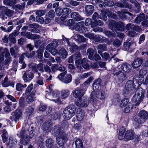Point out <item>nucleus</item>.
<instances>
[{
	"label": "nucleus",
	"instance_id": "obj_7",
	"mask_svg": "<svg viewBox=\"0 0 148 148\" xmlns=\"http://www.w3.org/2000/svg\"><path fill=\"white\" fill-rule=\"evenodd\" d=\"M75 63L77 64V68L80 70L81 71H83V69L81 67L82 66L84 69H88L89 68L90 66L89 64L90 63L87 59L86 58H84L81 61V64L78 65V60H75Z\"/></svg>",
	"mask_w": 148,
	"mask_h": 148
},
{
	"label": "nucleus",
	"instance_id": "obj_19",
	"mask_svg": "<svg viewBox=\"0 0 148 148\" xmlns=\"http://www.w3.org/2000/svg\"><path fill=\"white\" fill-rule=\"evenodd\" d=\"M71 12V10L70 9L65 8L62 10V15L61 17V19L62 20H64L67 17L68 15Z\"/></svg>",
	"mask_w": 148,
	"mask_h": 148
},
{
	"label": "nucleus",
	"instance_id": "obj_48",
	"mask_svg": "<svg viewBox=\"0 0 148 148\" xmlns=\"http://www.w3.org/2000/svg\"><path fill=\"white\" fill-rule=\"evenodd\" d=\"M94 51V50L91 48L88 49L87 51V53L88 54V57L91 60L93 59V55Z\"/></svg>",
	"mask_w": 148,
	"mask_h": 148
},
{
	"label": "nucleus",
	"instance_id": "obj_22",
	"mask_svg": "<svg viewBox=\"0 0 148 148\" xmlns=\"http://www.w3.org/2000/svg\"><path fill=\"white\" fill-rule=\"evenodd\" d=\"M121 68L122 70L125 72L129 73L131 71V66L129 64L126 62L122 63Z\"/></svg>",
	"mask_w": 148,
	"mask_h": 148
},
{
	"label": "nucleus",
	"instance_id": "obj_63",
	"mask_svg": "<svg viewBox=\"0 0 148 148\" xmlns=\"http://www.w3.org/2000/svg\"><path fill=\"white\" fill-rule=\"evenodd\" d=\"M67 71H65L63 73H61L58 75V79L64 82V79L65 75Z\"/></svg>",
	"mask_w": 148,
	"mask_h": 148
},
{
	"label": "nucleus",
	"instance_id": "obj_59",
	"mask_svg": "<svg viewBox=\"0 0 148 148\" xmlns=\"http://www.w3.org/2000/svg\"><path fill=\"white\" fill-rule=\"evenodd\" d=\"M5 58V59L3 61L4 64L7 65H8L12 60V58L10 56Z\"/></svg>",
	"mask_w": 148,
	"mask_h": 148
},
{
	"label": "nucleus",
	"instance_id": "obj_8",
	"mask_svg": "<svg viewBox=\"0 0 148 148\" xmlns=\"http://www.w3.org/2000/svg\"><path fill=\"white\" fill-rule=\"evenodd\" d=\"M22 112L20 110L16 109L15 111L12 112L11 114L10 119L11 121L16 122L18 121L22 116Z\"/></svg>",
	"mask_w": 148,
	"mask_h": 148
},
{
	"label": "nucleus",
	"instance_id": "obj_1",
	"mask_svg": "<svg viewBox=\"0 0 148 148\" xmlns=\"http://www.w3.org/2000/svg\"><path fill=\"white\" fill-rule=\"evenodd\" d=\"M125 132V129L124 127H122L120 129L118 136L119 139L121 140L123 139L124 140L127 141L133 139L134 133L132 130H128L126 131L123 136Z\"/></svg>",
	"mask_w": 148,
	"mask_h": 148
},
{
	"label": "nucleus",
	"instance_id": "obj_40",
	"mask_svg": "<svg viewBox=\"0 0 148 148\" xmlns=\"http://www.w3.org/2000/svg\"><path fill=\"white\" fill-rule=\"evenodd\" d=\"M98 53L100 54L102 57L105 61H106L110 59L109 54L106 52L104 53L103 54L102 53V52L98 50Z\"/></svg>",
	"mask_w": 148,
	"mask_h": 148
},
{
	"label": "nucleus",
	"instance_id": "obj_33",
	"mask_svg": "<svg viewBox=\"0 0 148 148\" xmlns=\"http://www.w3.org/2000/svg\"><path fill=\"white\" fill-rule=\"evenodd\" d=\"M5 103L6 104L4 108V112L6 113H8L11 110V106H12V103L9 102L8 101H7L5 102Z\"/></svg>",
	"mask_w": 148,
	"mask_h": 148
},
{
	"label": "nucleus",
	"instance_id": "obj_46",
	"mask_svg": "<svg viewBox=\"0 0 148 148\" xmlns=\"http://www.w3.org/2000/svg\"><path fill=\"white\" fill-rule=\"evenodd\" d=\"M0 10L1 11H3V10H4V12L6 11V14L9 16H11L14 13V12L10 9H7L5 7H3L1 8Z\"/></svg>",
	"mask_w": 148,
	"mask_h": 148
},
{
	"label": "nucleus",
	"instance_id": "obj_57",
	"mask_svg": "<svg viewBox=\"0 0 148 148\" xmlns=\"http://www.w3.org/2000/svg\"><path fill=\"white\" fill-rule=\"evenodd\" d=\"M105 34L108 37H114L115 36V34L113 33L110 31L105 30L104 32Z\"/></svg>",
	"mask_w": 148,
	"mask_h": 148
},
{
	"label": "nucleus",
	"instance_id": "obj_18",
	"mask_svg": "<svg viewBox=\"0 0 148 148\" xmlns=\"http://www.w3.org/2000/svg\"><path fill=\"white\" fill-rule=\"evenodd\" d=\"M101 80L100 78H98L95 80L93 85V89L94 91H98L101 88Z\"/></svg>",
	"mask_w": 148,
	"mask_h": 148
},
{
	"label": "nucleus",
	"instance_id": "obj_52",
	"mask_svg": "<svg viewBox=\"0 0 148 148\" xmlns=\"http://www.w3.org/2000/svg\"><path fill=\"white\" fill-rule=\"evenodd\" d=\"M97 49L99 50L102 51H104L106 50L107 46L105 44H100L98 45L97 47Z\"/></svg>",
	"mask_w": 148,
	"mask_h": 148
},
{
	"label": "nucleus",
	"instance_id": "obj_43",
	"mask_svg": "<svg viewBox=\"0 0 148 148\" xmlns=\"http://www.w3.org/2000/svg\"><path fill=\"white\" fill-rule=\"evenodd\" d=\"M27 86L26 84H23L21 83H18L16 85V89L17 91H21L22 88H26Z\"/></svg>",
	"mask_w": 148,
	"mask_h": 148
},
{
	"label": "nucleus",
	"instance_id": "obj_45",
	"mask_svg": "<svg viewBox=\"0 0 148 148\" xmlns=\"http://www.w3.org/2000/svg\"><path fill=\"white\" fill-rule=\"evenodd\" d=\"M3 2L5 5L9 6H12L16 3V0H4Z\"/></svg>",
	"mask_w": 148,
	"mask_h": 148
},
{
	"label": "nucleus",
	"instance_id": "obj_15",
	"mask_svg": "<svg viewBox=\"0 0 148 148\" xmlns=\"http://www.w3.org/2000/svg\"><path fill=\"white\" fill-rule=\"evenodd\" d=\"M52 132L56 137L64 135V132L61 130V127L58 125H56L54 127Z\"/></svg>",
	"mask_w": 148,
	"mask_h": 148
},
{
	"label": "nucleus",
	"instance_id": "obj_53",
	"mask_svg": "<svg viewBox=\"0 0 148 148\" xmlns=\"http://www.w3.org/2000/svg\"><path fill=\"white\" fill-rule=\"evenodd\" d=\"M97 93L98 98L101 99H103L105 98V93L104 91H97Z\"/></svg>",
	"mask_w": 148,
	"mask_h": 148
},
{
	"label": "nucleus",
	"instance_id": "obj_60",
	"mask_svg": "<svg viewBox=\"0 0 148 148\" xmlns=\"http://www.w3.org/2000/svg\"><path fill=\"white\" fill-rule=\"evenodd\" d=\"M36 21L37 22L41 24H42L44 22L43 18L40 16H36Z\"/></svg>",
	"mask_w": 148,
	"mask_h": 148
},
{
	"label": "nucleus",
	"instance_id": "obj_20",
	"mask_svg": "<svg viewBox=\"0 0 148 148\" xmlns=\"http://www.w3.org/2000/svg\"><path fill=\"white\" fill-rule=\"evenodd\" d=\"M46 49L51 52L53 56H55L58 53V51L53 46L51 43L48 44L46 47Z\"/></svg>",
	"mask_w": 148,
	"mask_h": 148
},
{
	"label": "nucleus",
	"instance_id": "obj_11",
	"mask_svg": "<svg viewBox=\"0 0 148 148\" xmlns=\"http://www.w3.org/2000/svg\"><path fill=\"white\" fill-rule=\"evenodd\" d=\"M34 76L33 73L29 71H26L23 74L22 78L25 82H27L31 81Z\"/></svg>",
	"mask_w": 148,
	"mask_h": 148
},
{
	"label": "nucleus",
	"instance_id": "obj_62",
	"mask_svg": "<svg viewBox=\"0 0 148 148\" xmlns=\"http://www.w3.org/2000/svg\"><path fill=\"white\" fill-rule=\"evenodd\" d=\"M18 64L17 62L16 61H14L12 67L10 69V70H13L14 71H16L17 70V65Z\"/></svg>",
	"mask_w": 148,
	"mask_h": 148
},
{
	"label": "nucleus",
	"instance_id": "obj_54",
	"mask_svg": "<svg viewBox=\"0 0 148 148\" xmlns=\"http://www.w3.org/2000/svg\"><path fill=\"white\" fill-rule=\"evenodd\" d=\"M46 12V11L45 10H38L36 11V14L38 16H43Z\"/></svg>",
	"mask_w": 148,
	"mask_h": 148
},
{
	"label": "nucleus",
	"instance_id": "obj_49",
	"mask_svg": "<svg viewBox=\"0 0 148 148\" xmlns=\"http://www.w3.org/2000/svg\"><path fill=\"white\" fill-rule=\"evenodd\" d=\"M34 109L31 106H29L26 107L25 113L28 115H30L33 112Z\"/></svg>",
	"mask_w": 148,
	"mask_h": 148
},
{
	"label": "nucleus",
	"instance_id": "obj_13",
	"mask_svg": "<svg viewBox=\"0 0 148 148\" xmlns=\"http://www.w3.org/2000/svg\"><path fill=\"white\" fill-rule=\"evenodd\" d=\"M97 93V91H92L90 95V101L94 105H98L99 104V101L98 99Z\"/></svg>",
	"mask_w": 148,
	"mask_h": 148
},
{
	"label": "nucleus",
	"instance_id": "obj_35",
	"mask_svg": "<svg viewBox=\"0 0 148 148\" xmlns=\"http://www.w3.org/2000/svg\"><path fill=\"white\" fill-rule=\"evenodd\" d=\"M70 93L69 90L68 89L62 90L61 92V97L62 99L67 97Z\"/></svg>",
	"mask_w": 148,
	"mask_h": 148
},
{
	"label": "nucleus",
	"instance_id": "obj_51",
	"mask_svg": "<svg viewBox=\"0 0 148 148\" xmlns=\"http://www.w3.org/2000/svg\"><path fill=\"white\" fill-rule=\"evenodd\" d=\"M10 84V82L8 81V77L6 76L4 78L2 85L3 87H7Z\"/></svg>",
	"mask_w": 148,
	"mask_h": 148
},
{
	"label": "nucleus",
	"instance_id": "obj_2",
	"mask_svg": "<svg viewBox=\"0 0 148 148\" xmlns=\"http://www.w3.org/2000/svg\"><path fill=\"white\" fill-rule=\"evenodd\" d=\"M144 93L143 89L141 88H139L136 90L135 94L132 99L133 102L136 103V106L138 105L142 100L144 97Z\"/></svg>",
	"mask_w": 148,
	"mask_h": 148
},
{
	"label": "nucleus",
	"instance_id": "obj_24",
	"mask_svg": "<svg viewBox=\"0 0 148 148\" xmlns=\"http://www.w3.org/2000/svg\"><path fill=\"white\" fill-rule=\"evenodd\" d=\"M143 62L142 60L139 58L135 59L132 64V67L134 69L137 68L139 67Z\"/></svg>",
	"mask_w": 148,
	"mask_h": 148
},
{
	"label": "nucleus",
	"instance_id": "obj_23",
	"mask_svg": "<svg viewBox=\"0 0 148 148\" xmlns=\"http://www.w3.org/2000/svg\"><path fill=\"white\" fill-rule=\"evenodd\" d=\"M58 144L60 146H63V145L67 140V137L64 135L58 137L56 139Z\"/></svg>",
	"mask_w": 148,
	"mask_h": 148
},
{
	"label": "nucleus",
	"instance_id": "obj_6",
	"mask_svg": "<svg viewBox=\"0 0 148 148\" xmlns=\"http://www.w3.org/2000/svg\"><path fill=\"white\" fill-rule=\"evenodd\" d=\"M75 109L71 106L66 107L63 112V115L67 120L70 119L74 114Z\"/></svg>",
	"mask_w": 148,
	"mask_h": 148
},
{
	"label": "nucleus",
	"instance_id": "obj_12",
	"mask_svg": "<svg viewBox=\"0 0 148 148\" xmlns=\"http://www.w3.org/2000/svg\"><path fill=\"white\" fill-rule=\"evenodd\" d=\"M136 86L133 81L129 80L125 84V90L127 92H131L136 88Z\"/></svg>",
	"mask_w": 148,
	"mask_h": 148
},
{
	"label": "nucleus",
	"instance_id": "obj_31",
	"mask_svg": "<svg viewBox=\"0 0 148 148\" xmlns=\"http://www.w3.org/2000/svg\"><path fill=\"white\" fill-rule=\"evenodd\" d=\"M84 24V22L83 21H81L77 23L74 25L73 26V28L76 31H79L80 32H82V27Z\"/></svg>",
	"mask_w": 148,
	"mask_h": 148
},
{
	"label": "nucleus",
	"instance_id": "obj_44",
	"mask_svg": "<svg viewBox=\"0 0 148 148\" xmlns=\"http://www.w3.org/2000/svg\"><path fill=\"white\" fill-rule=\"evenodd\" d=\"M85 113L84 112H80L77 116V120L81 121L85 117Z\"/></svg>",
	"mask_w": 148,
	"mask_h": 148
},
{
	"label": "nucleus",
	"instance_id": "obj_34",
	"mask_svg": "<svg viewBox=\"0 0 148 148\" xmlns=\"http://www.w3.org/2000/svg\"><path fill=\"white\" fill-rule=\"evenodd\" d=\"M8 140L9 141L7 144L10 147L15 146L17 142V140L16 139L12 138L11 137H9Z\"/></svg>",
	"mask_w": 148,
	"mask_h": 148
},
{
	"label": "nucleus",
	"instance_id": "obj_29",
	"mask_svg": "<svg viewBox=\"0 0 148 148\" xmlns=\"http://www.w3.org/2000/svg\"><path fill=\"white\" fill-rule=\"evenodd\" d=\"M23 35H25L28 38L35 39H38L40 38V36L36 34H32L29 32H26L24 33V34H23Z\"/></svg>",
	"mask_w": 148,
	"mask_h": 148
},
{
	"label": "nucleus",
	"instance_id": "obj_56",
	"mask_svg": "<svg viewBox=\"0 0 148 148\" xmlns=\"http://www.w3.org/2000/svg\"><path fill=\"white\" fill-rule=\"evenodd\" d=\"M104 4L109 7L113 6L114 4V3L112 0H104Z\"/></svg>",
	"mask_w": 148,
	"mask_h": 148
},
{
	"label": "nucleus",
	"instance_id": "obj_5",
	"mask_svg": "<svg viewBox=\"0 0 148 148\" xmlns=\"http://www.w3.org/2000/svg\"><path fill=\"white\" fill-rule=\"evenodd\" d=\"M120 106L122 108H124V111L126 113L129 112L133 108L132 105L127 99H122Z\"/></svg>",
	"mask_w": 148,
	"mask_h": 148
},
{
	"label": "nucleus",
	"instance_id": "obj_61",
	"mask_svg": "<svg viewBox=\"0 0 148 148\" xmlns=\"http://www.w3.org/2000/svg\"><path fill=\"white\" fill-rule=\"evenodd\" d=\"M43 51V49L39 48L38 51V57L39 59H41L42 57V53Z\"/></svg>",
	"mask_w": 148,
	"mask_h": 148
},
{
	"label": "nucleus",
	"instance_id": "obj_58",
	"mask_svg": "<svg viewBox=\"0 0 148 148\" xmlns=\"http://www.w3.org/2000/svg\"><path fill=\"white\" fill-rule=\"evenodd\" d=\"M118 78L121 82H123L126 79L125 74H124L123 72L122 73H121L120 75L118 77Z\"/></svg>",
	"mask_w": 148,
	"mask_h": 148
},
{
	"label": "nucleus",
	"instance_id": "obj_37",
	"mask_svg": "<svg viewBox=\"0 0 148 148\" xmlns=\"http://www.w3.org/2000/svg\"><path fill=\"white\" fill-rule=\"evenodd\" d=\"M8 136L7 132L5 129L3 130L1 137L2 138L3 142V143L6 142L8 140Z\"/></svg>",
	"mask_w": 148,
	"mask_h": 148
},
{
	"label": "nucleus",
	"instance_id": "obj_21",
	"mask_svg": "<svg viewBox=\"0 0 148 148\" xmlns=\"http://www.w3.org/2000/svg\"><path fill=\"white\" fill-rule=\"evenodd\" d=\"M71 17L72 18L76 21H79L84 19V18L81 16L77 12H72L71 14Z\"/></svg>",
	"mask_w": 148,
	"mask_h": 148
},
{
	"label": "nucleus",
	"instance_id": "obj_16",
	"mask_svg": "<svg viewBox=\"0 0 148 148\" xmlns=\"http://www.w3.org/2000/svg\"><path fill=\"white\" fill-rule=\"evenodd\" d=\"M36 91V90L34 88H33V84H31L28 86L26 88L25 94L26 95H35Z\"/></svg>",
	"mask_w": 148,
	"mask_h": 148
},
{
	"label": "nucleus",
	"instance_id": "obj_41",
	"mask_svg": "<svg viewBox=\"0 0 148 148\" xmlns=\"http://www.w3.org/2000/svg\"><path fill=\"white\" fill-rule=\"evenodd\" d=\"M72 80V77L70 74H67L65 76L64 79V82L66 83L70 82Z\"/></svg>",
	"mask_w": 148,
	"mask_h": 148
},
{
	"label": "nucleus",
	"instance_id": "obj_27",
	"mask_svg": "<svg viewBox=\"0 0 148 148\" xmlns=\"http://www.w3.org/2000/svg\"><path fill=\"white\" fill-rule=\"evenodd\" d=\"M19 47L17 45H14L10 49V52L11 55L15 57L19 51Z\"/></svg>",
	"mask_w": 148,
	"mask_h": 148
},
{
	"label": "nucleus",
	"instance_id": "obj_4",
	"mask_svg": "<svg viewBox=\"0 0 148 148\" xmlns=\"http://www.w3.org/2000/svg\"><path fill=\"white\" fill-rule=\"evenodd\" d=\"M108 27L113 31L116 32L117 30L122 31L124 29V26L121 22L117 23L112 21L109 22Z\"/></svg>",
	"mask_w": 148,
	"mask_h": 148
},
{
	"label": "nucleus",
	"instance_id": "obj_55",
	"mask_svg": "<svg viewBox=\"0 0 148 148\" xmlns=\"http://www.w3.org/2000/svg\"><path fill=\"white\" fill-rule=\"evenodd\" d=\"M55 12L53 10H51L48 12L47 14L46 15V16H48V17L51 18H53L55 16Z\"/></svg>",
	"mask_w": 148,
	"mask_h": 148
},
{
	"label": "nucleus",
	"instance_id": "obj_38",
	"mask_svg": "<svg viewBox=\"0 0 148 148\" xmlns=\"http://www.w3.org/2000/svg\"><path fill=\"white\" fill-rule=\"evenodd\" d=\"M132 45L134 46H136L135 43L134 42H125L124 44L123 47L125 49L127 50L129 49L130 47H131Z\"/></svg>",
	"mask_w": 148,
	"mask_h": 148
},
{
	"label": "nucleus",
	"instance_id": "obj_39",
	"mask_svg": "<svg viewBox=\"0 0 148 148\" xmlns=\"http://www.w3.org/2000/svg\"><path fill=\"white\" fill-rule=\"evenodd\" d=\"M75 148H83V143L80 139H77L75 141Z\"/></svg>",
	"mask_w": 148,
	"mask_h": 148
},
{
	"label": "nucleus",
	"instance_id": "obj_28",
	"mask_svg": "<svg viewBox=\"0 0 148 148\" xmlns=\"http://www.w3.org/2000/svg\"><path fill=\"white\" fill-rule=\"evenodd\" d=\"M75 40L78 42H85L86 41V39L84 37L79 34H76L72 37Z\"/></svg>",
	"mask_w": 148,
	"mask_h": 148
},
{
	"label": "nucleus",
	"instance_id": "obj_32",
	"mask_svg": "<svg viewBox=\"0 0 148 148\" xmlns=\"http://www.w3.org/2000/svg\"><path fill=\"white\" fill-rule=\"evenodd\" d=\"M59 55L62 58L65 59L68 56V53L66 50L64 48H62L60 49L59 51H58V53Z\"/></svg>",
	"mask_w": 148,
	"mask_h": 148
},
{
	"label": "nucleus",
	"instance_id": "obj_42",
	"mask_svg": "<svg viewBox=\"0 0 148 148\" xmlns=\"http://www.w3.org/2000/svg\"><path fill=\"white\" fill-rule=\"evenodd\" d=\"M103 24V22L100 20H97L93 21L92 24V27H96L97 25L102 26Z\"/></svg>",
	"mask_w": 148,
	"mask_h": 148
},
{
	"label": "nucleus",
	"instance_id": "obj_9",
	"mask_svg": "<svg viewBox=\"0 0 148 148\" xmlns=\"http://www.w3.org/2000/svg\"><path fill=\"white\" fill-rule=\"evenodd\" d=\"M86 89V88L80 89L77 88L75 89L73 92V97L75 98H78V99H80L85 94Z\"/></svg>",
	"mask_w": 148,
	"mask_h": 148
},
{
	"label": "nucleus",
	"instance_id": "obj_10",
	"mask_svg": "<svg viewBox=\"0 0 148 148\" xmlns=\"http://www.w3.org/2000/svg\"><path fill=\"white\" fill-rule=\"evenodd\" d=\"M75 103L76 105L79 107H86L89 104L88 99L84 97L78 99Z\"/></svg>",
	"mask_w": 148,
	"mask_h": 148
},
{
	"label": "nucleus",
	"instance_id": "obj_36",
	"mask_svg": "<svg viewBox=\"0 0 148 148\" xmlns=\"http://www.w3.org/2000/svg\"><path fill=\"white\" fill-rule=\"evenodd\" d=\"M145 18V15L143 13H141L138 16L135 20V23H139L141 21Z\"/></svg>",
	"mask_w": 148,
	"mask_h": 148
},
{
	"label": "nucleus",
	"instance_id": "obj_30",
	"mask_svg": "<svg viewBox=\"0 0 148 148\" xmlns=\"http://www.w3.org/2000/svg\"><path fill=\"white\" fill-rule=\"evenodd\" d=\"M93 39L96 42H106L108 40L106 38L98 35L94 36V38Z\"/></svg>",
	"mask_w": 148,
	"mask_h": 148
},
{
	"label": "nucleus",
	"instance_id": "obj_26",
	"mask_svg": "<svg viewBox=\"0 0 148 148\" xmlns=\"http://www.w3.org/2000/svg\"><path fill=\"white\" fill-rule=\"evenodd\" d=\"M94 7L92 5H86L85 8V13L88 16L91 15L94 10Z\"/></svg>",
	"mask_w": 148,
	"mask_h": 148
},
{
	"label": "nucleus",
	"instance_id": "obj_17",
	"mask_svg": "<svg viewBox=\"0 0 148 148\" xmlns=\"http://www.w3.org/2000/svg\"><path fill=\"white\" fill-rule=\"evenodd\" d=\"M30 133H31L30 136H29L28 135H25L24 137H22V138L20 139V143L21 144L25 145L28 143L30 140V137L32 136V137L33 138V136L34 135L32 131H30Z\"/></svg>",
	"mask_w": 148,
	"mask_h": 148
},
{
	"label": "nucleus",
	"instance_id": "obj_64",
	"mask_svg": "<svg viewBox=\"0 0 148 148\" xmlns=\"http://www.w3.org/2000/svg\"><path fill=\"white\" fill-rule=\"evenodd\" d=\"M121 43L120 40L118 39L114 40L112 43L114 46L116 47H119L121 45Z\"/></svg>",
	"mask_w": 148,
	"mask_h": 148
},
{
	"label": "nucleus",
	"instance_id": "obj_50",
	"mask_svg": "<svg viewBox=\"0 0 148 148\" xmlns=\"http://www.w3.org/2000/svg\"><path fill=\"white\" fill-rule=\"evenodd\" d=\"M53 143V141L51 138L47 139L46 141V146L48 148H51Z\"/></svg>",
	"mask_w": 148,
	"mask_h": 148
},
{
	"label": "nucleus",
	"instance_id": "obj_3",
	"mask_svg": "<svg viewBox=\"0 0 148 148\" xmlns=\"http://www.w3.org/2000/svg\"><path fill=\"white\" fill-rule=\"evenodd\" d=\"M148 119V113L145 110L140 111L138 115L134 117V121L139 124L143 123Z\"/></svg>",
	"mask_w": 148,
	"mask_h": 148
},
{
	"label": "nucleus",
	"instance_id": "obj_14",
	"mask_svg": "<svg viewBox=\"0 0 148 148\" xmlns=\"http://www.w3.org/2000/svg\"><path fill=\"white\" fill-rule=\"evenodd\" d=\"M5 57L10 56V54L9 50L7 48L3 49L2 47L0 48V61H2L4 60V56Z\"/></svg>",
	"mask_w": 148,
	"mask_h": 148
},
{
	"label": "nucleus",
	"instance_id": "obj_47",
	"mask_svg": "<svg viewBox=\"0 0 148 148\" xmlns=\"http://www.w3.org/2000/svg\"><path fill=\"white\" fill-rule=\"evenodd\" d=\"M26 101L28 103H30L32 102L35 99V97L34 95H26Z\"/></svg>",
	"mask_w": 148,
	"mask_h": 148
},
{
	"label": "nucleus",
	"instance_id": "obj_25",
	"mask_svg": "<svg viewBox=\"0 0 148 148\" xmlns=\"http://www.w3.org/2000/svg\"><path fill=\"white\" fill-rule=\"evenodd\" d=\"M50 125L51 123L49 121H46L42 125V129L46 132H48L51 131Z\"/></svg>",
	"mask_w": 148,
	"mask_h": 148
}]
</instances>
